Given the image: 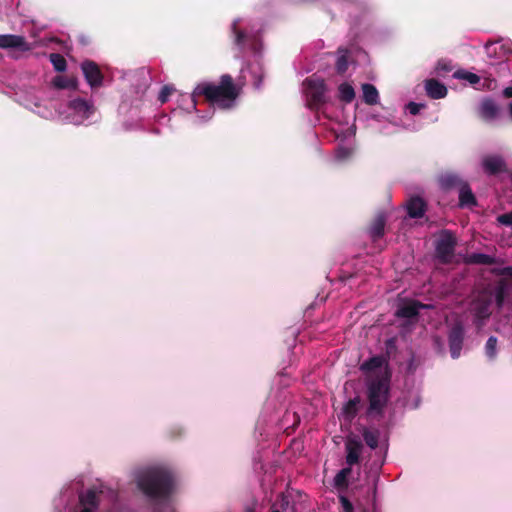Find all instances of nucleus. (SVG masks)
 Segmentation results:
<instances>
[{
    "label": "nucleus",
    "mask_w": 512,
    "mask_h": 512,
    "mask_svg": "<svg viewBox=\"0 0 512 512\" xmlns=\"http://www.w3.org/2000/svg\"><path fill=\"white\" fill-rule=\"evenodd\" d=\"M240 95V89L236 86L233 78L229 74H223L218 83L204 81L194 88L191 98L196 106L198 99L204 100L212 106L222 110H228L235 106V102Z\"/></svg>",
    "instance_id": "obj_1"
},
{
    "label": "nucleus",
    "mask_w": 512,
    "mask_h": 512,
    "mask_svg": "<svg viewBox=\"0 0 512 512\" xmlns=\"http://www.w3.org/2000/svg\"><path fill=\"white\" fill-rule=\"evenodd\" d=\"M138 488L151 499H167L175 488V475L167 467L152 466L137 477Z\"/></svg>",
    "instance_id": "obj_2"
},
{
    "label": "nucleus",
    "mask_w": 512,
    "mask_h": 512,
    "mask_svg": "<svg viewBox=\"0 0 512 512\" xmlns=\"http://www.w3.org/2000/svg\"><path fill=\"white\" fill-rule=\"evenodd\" d=\"M367 416L382 417L390 398V379L386 375L367 380Z\"/></svg>",
    "instance_id": "obj_3"
},
{
    "label": "nucleus",
    "mask_w": 512,
    "mask_h": 512,
    "mask_svg": "<svg viewBox=\"0 0 512 512\" xmlns=\"http://www.w3.org/2000/svg\"><path fill=\"white\" fill-rule=\"evenodd\" d=\"M304 86L308 107L312 110H318L326 102L324 80L310 77L305 79Z\"/></svg>",
    "instance_id": "obj_4"
},
{
    "label": "nucleus",
    "mask_w": 512,
    "mask_h": 512,
    "mask_svg": "<svg viewBox=\"0 0 512 512\" xmlns=\"http://www.w3.org/2000/svg\"><path fill=\"white\" fill-rule=\"evenodd\" d=\"M492 298L490 296H479L472 301L471 312L474 316V324L481 328L492 314Z\"/></svg>",
    "instance_id": "obj_5"
},
{
    "label": "nucleus",
    "mask_w": 512,
    "mask_h": 512,
    "mask_svg": "<svg viewBox=\"0 0 512 512\" xmlns=\"http://www.w3.org/2000/svg\"><path fill=\"white\" fill-rule=\"evenodd\" d=\"M456 238L449 231H444L440 238L436 243V255L441 263L447 264L451 261L455 247H456Z\"/></svg>",
    "instance_id": "obj_6"
},
{
    "label": "nucleus",
    "mask_w": 512,
    "mask_h": 512,
    "mask_svg": "<svg viewBox=\"0 0 512 512\" xmlns=\"http://www.w3.org/2000/svg\"><path fill=\"white\" fill-rule=\"evenodd\" d=\"M81 70L86 82L92 89L99 88L103 85L104 75L95 61L84 60L81 63Z\"/></svg>",
    "instance_id": "obj_7"
},
{
    "label": "nucleus",
    "mask_w": 512,
    "mask_h": 512,
    "mask_svg": "<svg viewBox=\"0 0 512 512\" xmlns=\"http://www.w3.org/2000/svg\"><path fill=\"white\" fill-rule=\"evenodd\" d=\"M0 49L28 52L32 47L22 35L0 34Z\"/></svg>",
    "instance_id": "obj_8"
},
{
    "label": "nucleus",
    "mask_w": 512,
    "mask_h": 512,
    "mask_svg": "<svg viewBox=\"0 0 512 512\" xmlns=\"http://www.w3.org/2000/svg\"><path fill=\"white\" fill-rule=\"evenodd\" d=\"M464 341V327L461 322L455 323L449 333L448 342L451 357L457 359L460 356Z\"/></svg>",
    "instance_id": "obj_9"
},
{
    "label": "nucleus",
    "mask_w": 512,
    "mask_h": 512,
    "mask_svg": "<svg viewBox=\"0 0 512 512\" xmlns=\"http://www.w3.org/2000/svg\"><path fill=\"white\" fill-rule=\"evenodd\" d=\"M479 116L487 122L495 120L500 113L499 105L492 98H484L478 110Z\"/></svg>",
    "instance_id": "obj_10"
},
{
    "label": "nucleus",
    "mask_w": 512,
    "mask_h": 512,
    "mask_svg": "<svg viewBox=\"0 0 512 512\" xmlns=\"http://www.w3.org/2000/svg\"><path fill=\"white\" fill-rule=\"evenodd\" d=\"M345 449L347 452L346 463L351 467L359 462L360 454L363 449V445L360 440L356 438H348L345 443Z\"/></svg>",
    "instance_id": "obj_11"
},
{
    "label": "nucleus",
    "mask_w": 512,
    "mask_h": 512,
    "mask_svg": "<svg viewBox=\"0 0 512 512\" xmlns=\"http://www.w3.org/2000/svg\"><path fill=\"white\" fill-rule=\"evenodd\" d=\"M68 108L83 119H88L95 112L93 103L82 98L71 100L68 104Z\"/></svg>",
    "instance_id": "obj_12"
},
{
    "label": "nucleus",
    "mask_w": 512,
    "mask_h": 512,
    "mask_svg": "<svg viewBox=\"0 0 512 512\" xmlns=\"http://www.w3.org/2000/svg\"><path fill=\"white\" fill-rule=\"evenodd\" d=\"M485 172L490 175H496L506 170L505 161L500 156H486L482 161Z\"/></svg>",
    "instance_id": "obj_13"
},
{
    "label": "nucleus",
    "mask_w": 512,
    "mask_h": 512,
    "mask_svg": "<svg viewBox=\"0 0 512 512\" xmlns=\"http://www.w3.org/2000/svg\"><path fill=\"white\" fill-rule=\"evenodd\" d=\"M423 306L417 301H409L398 306L395 316L398 318L413 319L419 314V309Z\"/></svg>",
    "instance_id": "obj_14"
},
{
    "label": "nucleus",
    "mask_w": 512,
    "mask_h": 512,
    "mask_svg": "<svg viewBox=\"0 0 512 512\" xmlns=\"http://www.w3.org/2000/svg\"><path fill=\"white\" fill-rule=\"evenodd\" d=\"M425 91L431 99H442L447 95L446 86L434 78L425 81Z\"/></svg>",
    "instance_id": "obj_15"
},
{
    "label": "nucleus",
    "mask_w": 512,
    "mask_h": 512,
    "mask_svg": "<svg viewBox=\"0 0 512 512\" xmlns=\"http://www.w3.org/2000/svg\"><path fill=\"white\" fill-rule=\"evenodd\" d=\"M386 217L383 213H378L372 220L368 232L373 241H377L384 236Z\"/></svg>",
    "instance_id": "obj_16"
},
{
    "label": "nucleus",
    "mask_w": 512,
    "mask_h": 512,
    "mask_svg": "<svg viewBox=\"0 0 512 512\" xmlns=\"http://www.w3.org/2000/svg\"><path fill=\"white\" fill-rule=\"evenodd\" d=\"M467 181L455 173H445L440 177V185L445 190L459 191Z\"/></svg>",
    "instance_id": "obj_17"
},
{
    "label": "nucleus",
    "mask_w": 512,
    "mask_h": 512,
    "mask_svg": "<svg viewBox=\"0 0 512 512\" xmlns=\"http://www.w3.org/2000/svg\"><path fill=\"white\" fill-rule=\"evenodd\" d=\"M426 211V202L419 196L411 197L407 202V213L411 218H421Z\"/></svg>",
    "instance_id": "obj_18"
},
{
    "label": "nucleus",
    "mask_w": 512,
    "mask_h": 512,
    "mask_svg": "<svg viewBox=\"0 0 512 512\" xmlns=\"http://www.w3.org/2000/svg\"><path fill=\"white\" fill-rule=\"evenodd\" d=\"M458 197L461 208H471L477 205V199L468 182L458 191Z\"/></svg>",
    "instance_id": "obj_19"
},
{
    "label": "nucleus",
    "mask_w": 512,
    "mask_h": 512,
    "mask_svg": "<svg viewBox=\"0 0 512 512\" xmlns=\"http://www.w3.org/2000/svg\"><path fill=\"white\" fill-rule=\"evenodd\" d=\"M362 404V399L359 395L349 399L342 408V415L346 421L351 422L359 411V407Z\"/></svg>",
    "instance_id": "obj_20"
},
{
    "label": "nucleus",
    "mask_w": 512,
    "mask_h": 512,
    "mask_svg": "<svg viewBox=\"0 0 512 512\" xmlns=\"http://www.w3.org/2000/svg\"><path fill=\"white\" fill-rule=\"evenodd\" d=\"M465 263L474 265H492L496 263V259L493 256L483 253H471L467 255Z\"/></svg>",
    "instance_id": "obj_21"
},
{
    "label": "nucleus",
    "mask_w": 512,
    "mask_h": 512,
    "mask_svg": "<svg viewBox=\"0 0 512 512\" xmlns=\"http://www.w3.org/2000/svg\"><path fill=\"white\" fill-rule=\"evenodd\" d=\"M485 52L489 58L502 60L506 56V49L504 45H499L496 42H488L485 45Z\"/></svg>",
    "instance_id": "obj_22"
},
{
    "label": "nucleus",
    "mask_w": 512,
    "mask_h": 512,
    "mask_svg": "<svg viewBox=\"0 0 512 512\" xmlns=\"http://www.w3.org/2000/svg\"><path fill=\"white\" fill-rule=\"evenodd\" d=\"M508 283L506 279H500L495 287V302L498 309L504 305L507 297Z\"/></svg>",
    "instance_id": "obj_23"
},
{
    "label": "nucleus",
    "mask_w": 512,
    "mask_h": 512,
    "mask_svg": "<svg viewBox=\"0 0 512 512\" xmlns=\"http://www.w3.org/2000/svg\"><path fill=\"white\" fill-rule=\"evenodd\" d=\"M363 99L368 105H375L378 103L379 94L376 87L372 84L366 83L362 86Z\"/></svg>",
    "instance_id": "obj_24"
},
{
    "label": "nucleus",
    "mask_w": 512,
    "mask_h": 512,
    "mask_svg": "<svg viewBox=\"0 0 512 512\" xmlns=\"http://www.w3.org/2000/svg\"><path fill=\"white\" fill-rule=\"evenodd\" d=\"M53 85L58 89H77L78 80L75 77L56 76Z\"/></svg>",
    "instance_id": "obj_25"
},
{
    "label": "nucleus",
    "mask_w": 512,
    "mask_h": 512,
    "mask_svg": "<svg viewBox=\"0 0 512 512\" xmlns=\"http://www.w3.org/2000/svg\"><path fill=\"white\" fill-rule=\"evenodd\" d=\"M351 467H345L341 469L334 477V485L338 489H344L348 487V477L351 474Z\"/></svg>",
    "instance_id": "obj_26"
},
{
    "label": "nucleus",
    "mask_w": 512,
    "mask_h": 512,
    "mask_svg": "<svg viewBox=\"0 0 512 512\" xmlns=\"http://www.w3.org/2000/svg\"><path fill=\"white\" fill-rule=\"evenodd\" d=\"M339 99L345 103H350L355 98L354 88L348 83H342L338 87Z\"/></svg>",
    "instance_id": "obj_27"
},
{
    "label": "nucleus",
    "mask_w": 512,
    "mask_h": 512,
    "mask_svg": "<svg viewBox=\"0 0 512 512\" xmlns=\"http://www.w3.org/2000/svg\"><path fill=\"white\" fill-rule=\"evenodd\" d=\"M362 436L366 445L369 446L371 449H376L378 447V431H371L367 428H364Z\"/></svg>",
    "instance_id": "obj_28"
},
{
    "label": "nucleus",
    "mask_w": 512,
    "mask_h": 512,
    "mask_svg": "<svg viewBox=\"0 0 512 512\" xmlns=\"http://www.w3.org/2000/svg\"><path fill=\"white\" fill-rule=\"evenodd\" d=\"M383 365V358L381 356H373L366 360L361 365V370L368 372V371H374L378 368H381Z\"/></svg>",
    "instance_id": "obj_29"
},
{
    "label": "nucleus",
    "mask_w": 512,
    "mask_h": 512,
    "mask_svg": "<svg viewBox=\"0 0 512 512\" xmlns=\"http://www.w3.org/2000/svg\"><path fill=\"white\" fill-rule=\"evenodd\" d=\"M50 62L57 72H64L67 68V62L64 56L59 53H51L49 55Z\"/></svg>",
    "instance_id": "obj_30"
},
{
    "label": "nucleus",
    "mask_w": 512,
    "mask_h": 512,
    "mask_svg": "<svg viewBox=\"0 0 512 512\" xmlns=\"http://www.w3.org/2000/svg\"><path fill=\"white\" fill-rule=\"evenodd\" d=\"M454 78L463 79L468 81L472 85H476L480 82V77L472 72L465 70H458L454 73Z\"/></svg>",
    "instance_id": "obj_31"
},
{
    "label": "nucleus",
    "mask_w": 512,
    "mask_h": 512,
    "mask_svg": "<svg viewBox=\"0 0 512 512\" xmlns=\"http://www.w3.org/2000/svg\"><path fill=\"white\" fill-rule=\"evenodd\" d=\"M239 21L235 20L232 24V32L234 34V42L238 46H243L246 41V33L238 29Z\"/></svg>",
    "instance_id": "obj_32"
},
{
    "label": "nucleus",
    "mask_w": 512,
    "mask_h": 512,
    "mask_svg": "<svg viewBox=\"0 0 512 512\" xmlns=\"http://www.w3.org/2000/svg\"><path fill=\"white\" fill-rule=\"evenodd\" d=\"M485 353L490 359L495 358L497 353V338L490 336L485 345Z\"/></svg>",
    "instance_id": "obj_33"
},
{
    "label": "nucleus",
    "mask_w": 512,
    "mask_h": 512,
    "mask_svg": "<svg viewBox=\"0 0 512 512\" xmlns=\"http://www.w3.org/2000/svg\"><path fill=\"white\" fill-rule=\"evenodd\" d=\"M335 68L339 74H344L347 71V69H348L347 55L343 54L337 58Z\"/></svg>",
    "instance_id": "obj_34"
},
{
    "label": "nucleus",
    "mask_w": 512,
    "mask_h": 512,
    "mask_svg": "<svg viewBox=\"0 0 512 512\" xmlns=\"http://www.w3.org/2000/svg\"><path fill=\"white\" fill-rule=\"evenodd\" d=\"M491 273L497 276H508L512 278V266H507L503 268H493Z\"/></svg>",
    "instance_id": "obj_35"
},
{
    "label": "nucleus",
    "mask_w": 512,
    "mask_h": 512,
    "mask_svg": "<svg viewBox=\"0 0 512 512\" xmlns=\"http://www.w3.org/2000/svg\"><path fill=\"white\" fill-rule=\"evenodd\" d=\"M497 222L504 226H512V211L499 215Z\"/></svg>",
    "instance_id": "obj_36"
},
{
    "label": "nucleus",
    "mask_w": 512,
    "mask_h": 512,
    "mask_svg": "<svg viewBox=\"0 0 512 512\" xmlns=\"http://www.w3.org/2000/svg\"><path fill=\"white\" fill-rule=\"evenodd\" d=\"M172 91H173V88H171L169 86H164L159 93L158 100L161 103H166L168 101V98L171 95Z\"/></svg>",
    "instance_id": "obj_37"
},
{
    "label": "nucleus",
    "mask_w": 512,
    "mask_h": 512,
    "mask_svg": "<svg viewBox=\"0 0 512 512\" xmlns=\"http://www.w3.org/2000/svg\"><path fill=\"white\" fill-rule=\"evenodd\" d=\"M423 108H425V104L409 102L407 105V109L410 114L417 115Z\"/></svg>",
    "instance_id": "obj_38"
},
{
    "label": "nucleus",
    "mask_w": 512,
    "mask_h": 512,
    "mask_svg": "<svg viewBox=\"0 0 512 512\" xmlns=\"http://www.w3.org/2000/svg\"><path fill=\"white\" fill-rule=\"evenodd\" d=\"M437 70L444 71V72H450L452 70V65L448 61L440 60V61H438V64H437Z\"/></svg>",
    "instance_id": "obj_39"
},
{
    "label": "nucleus",
    "mask_w": 512,
    "mask_h": 512,
    "mask_svg": "<svg viewBox=\"0 0 512 512\" xmlns=\"http://www.w3.org/2000/svg\"><path fill=\"white\" fill-rule=\"evenodd\" d=\"M341 503L343 505V508L345 510V512H352L353 511V505L351 504V502L346 499L345 497H342L341 498Z\"/></svg>",
    "instance_id": "obj_40"
},
{
    "label": "nucleus",
    "mask_w": 512,
    "mask_h": 512,
    "mask_svg": "<svg viewBox=\"0 0 512 512\" xmlns=\"http://www.w3.org/2000/svg\"><path fill=\"white\" fill-rule=\"evenodd\" d=\"M502 94L505 98H512V86L506 87L502 91Z\"/></svg>",
    "instance_id": "obj_41"
},
{
    "label": "nucleus",
    "mask_w": 512,
    "mask_h": 512,
    "mask_svg": "<svg viewBox=\"0 0 512 512\" xmlns=\"http://www.w3.org/2000/svg\"><path fill=\"white\" fill-rule=\"evenodd\" d=\"M508 112H509L510 118L512 119V102L509 103V105H508Z\"/></svg>",
    "instance_id": "obj_42"
},
{
    "label": "nucleus",
    "mask_w": 512,
    "mask_h": 512,
    "mask_svg": "<svg viewBox=\"0 0 512 512\" xmlns=\"http://www.w3.org/2000/svg\"><path fill=\"white\" fill-rule=\"evenodd\" d=\"M167 508H168L169 512H176L175 508L172 507L171 505H168Z\"/></svg>",
    "instance_id": "obj_43"
},
{
    "label": "nucleus",
    "mask_w": 512,
    "mask_h": 512,
    "mask_svg": "<svg viewBox=\"0 0 512 512\" xmlns=\"http://www.w3.org/2000/svg\"><path fill=\"white\" fill-rule=\"evenodd\" d=\"M155 512H163L162 509L160 507H157Z\"/></svg>",
    "instance_id": "obj_44"
},
{
    "label": "nucleus",
    "mask_w": 512,
    "mask_h": 512,
    "mask_svg": "<svg viewBox=\"0 0 512 512\" xmlns=\"http://www.w3.org/2000/svg\"><path fill=\"white\" fill-rule=\"evenodd\" d=\"M273 512H279V511H278V510H275V511H273Z\"/></svg>",
    "instance_id": "obj_45"
}]
</instances>
